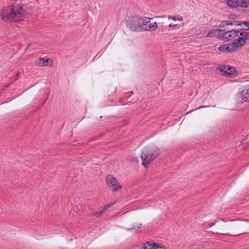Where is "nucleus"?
I'll use <instances>...</instances> for the list:
<instances>
[{
	"label": "nucleus",
	"mask_w": 249,
	"mask_h": 249,
	"mask_svg": "<svg viewBox=\"0 0 249 249\" xmlns=\"http://www.w3.org/2000/svg\"><path fill=\"white\" fill-rule=\"evenodd\" d=\"M50 59L49 58H45L44 57H40L39 58V62L38 65L40 67H46L48 66H52V64H49V61Z\"/></svg>",
	"instance_id": "ddd939ff"
},
{
	"label": "nucleus",
	"mask_w": 249,
	"mask_h": 249,
	"mask_svg": "<svg viewBox=\"0 0 249 249\" xmlns=\"http://www.w3.org/2000/svg\"><path fill=\"white\" fill-rule=\"evenodd\" d=\"M169 19H172L173 20L176 21V18L175 16H169L168 17Z\"/></svg>",
	"instance_id": "5701e85b"
},
{
	"label": "nucleus",
	"mask_w": 249,
	"mask_h": 249,
	"mask_svg": "<svg viewBox=\"0 0 249 249\" xmlns=\"http://www.w3.org/2000/svg\"><path fill=\"white\" fill-rule=\"evenodd\" d=\"M214 225V223L211 222L209 224V227H211Z\"/></svg>",
	"instance_id": "393cba45"
},
{
	"label": "nucleus",
	"mask_w": 249,
	"mask_h": 249,
	"mask_svg": "<svg viewBox=\"0 0 249 249\" xmlns=\"http://www.w3.org/2000/svg\"><path fill=\"white\" fill-rule=\"evenodd\" d=\"M103 214V211L102 210L98 212H92L91 213L90 215L92 216L99 217L102 215Z\"/></svg>",
	"instance_id": "2eb2a0df"
},
{
	"label": "nucleus",
	"mask_w": 249,
	"mask_h": 249,
	"mask_svg": "<svg viewBox=\"0 0 249 249\" xmlns=\"http://www.w3.org/2000/svg\"><path fill=\"white\" fill-rule=\"evenodd\" d=\"M142 224L141 223H140V224H139L137 226V227H131V228H130L128 229V230H132V229H134V230H138V229H140V228L142 227Z\"/></svg>",
	"instance_id": "a211bd4d"
},
{
	"label": "nucleus",
	"mask_w": 249,
	"mask_h": 249,
	"mask_svg": "<svg viewBox=\"0 0 249 249\" xmlns=\"http://www.w3.org/2000/svg\"><path fill=\"white\" fill-rule=\"evenodd\" d=\"M243 144L246 146H249V135H247L246 139L243 140Z\"/></svg>",
	"instance_id": "dca6fc26"
},
{
	"label": "nucleus",
	"mask_w": 249,
	"mask_h": 249,
	"mask_svg": "<svg viewBox=\"0 0 249 249\" xmlns=\"http://www.w3.org/2000/svg\"><path fill=\"white\" fill-rule=\"evenodd\" d=\"M230 33V31L226 32L224 30L218 29L217 36L221 40L229 41Z\"/></svg>",
	"instance_id": "1a4fd4ad"
},
{
	"label": "nucleus",
	"mask_w": 249,
	"mask_h": 249,
	"mask_svg": "<svg viewBox=\"0 0 249 249\" xmlns=\"http://www.w3.org/2000/svg\"><path fill=\"white\" fill-rule=\"evenodd\" d=\"M157 248L156 249H166V248L164 246L161 245L160 243H158V246H157Z\"/></svg>",
	"instance_id": "6ab92c4d"
},
{
	"label": "nucleus",
	"mask_w": 249,
	"mask_h": 249,
	"mask_svg": "<svg viewBox=\"0 0 249 249\" xmlns=\"http://www.w3.org/2000/svg\"><path fill=\"white\" fill-rule=\"evenodd\" d=\"M241 95L245 102H249V85L246 86L241 91Z\"/></svg>",
	"instance_id": "9b49d317"
},
{
	"label": "nucleus",
	"mask_w": 249,
	"mask_h": 249,
	"mask_svg": "<svg viewBox=\"0 0 249 249\" xmlns=\"http://www.w3.org/2000/svg\"><path fill=\"white\" fill-rule=\"evenodd\" d=\"M235 22H236V23H234V25H242V23H238V21H235Z\"/></svg>",
	"instance_id": "b1692460"
},
{
	"label": "nucleus",
	"mask_w": 249,
	"mask_h": 249,
	"mask_svg": "<svg viewBox=\"0 0 249 249\" xmlns=\"http://www.w3.org/2000/svg\"><path fill=\"white\" fill-rule=\"evenodd\" d=\"M106 180L108 187L113 192L118 191L122 187L117 179L112 175H108L106 177Z\"/></svg>",
	"instance_id": "20e7f679"
},
{
	"label": "nucleus",
	"mask_w": 249,
	"mask_h": 249,
	"mask_svg": "<svg viewBox=\"0 0 249 249\" xmlns=\"http://www.w3.org/2000/svg\"><path fill=\"white\" fill-rule=\"evenodd\" d=\"M150 18L137 15L128 17L125 20L126 26L133 32L154 31L157 28L156 22L151 23Z\"/></svg>",
	"instance_id": "f257e3e1"
},
{
	"label": "nucleus",
	"mask_w": 249,
	"mask_h": 249,
	"mask_svg": "<svg viewBox=\"0 0 249 249\" xmlns=\"http://www.w3.org/2000/svg\"><path fill=\"white\" fill-rule=\"evenodd\" d=\"M236 48H238V47L236 42H233L227 44L220 45L218 47L217 50L222 53H232L236 51Z\"/></svg>",
	"instance_id": "423d86ee"
},
{
	"label": "nucleus",
	"mask_w": 249,
	"mask_h": 249,
	"mask_svg": "<svg viewBox=\"0 0 249 249\" xmlns=\"http://www.w3.org/2000/svg\"><path fill=\"white\" fill-rule=\"evenodd\" d=\"M227 26L226 25V21H222L221 22L220 24L219 25V27H224L225 26Z\"/></svg>",
	"instance_id": "aec40b11"
},
{
	"label": "nucleus",
	"mask_w": 249,
	"mask_h": 249,
	"mask_svg": "<svg viewBox=\"0 0 249 249\" xmlns=\"http://www.w3.org/2000/svg\"><path fill=\"white\" fill-rule=\"evenodd\" d=\"M218 29H217L212 30L209 31L207 35V37H213L215 36L216 35V33H218Z\"/></svg>",
	"instance_id": "4468645a"
},
{
	"label": "nucleus",
	"mask_w": 249,
	"mask_h": 249,
	"mask_svg": "<svg viewBox=\"0 0 249 249\" xmlns=\"http://www.w3.org/2000/svg\"><path fill=\"white\" fill-rule=\"evenodd\" d=\"M160 154L159 148L156 145L147 146L143 149L141 158L142 164L147 167L150 163Z\"/></svg>",
	"instance_id": "7ed1b4c3"
},
{
	"label": "nucleus",
	"mask_w": 249,
	"mask_h": 249,
	"mask_svg": "<svg viewBox=\"0 0 249 249\" xmlns=\"http://www.w3.org/2000/svg\"><path fill=\"white\" fill-rule=\"evenodd\" d=\"M31 45V43H29L27 45V49L29 48L30 47Z\"/></svg>",
	"instance_id": "a878e982"
},
{
	"label": "nucleus",
	"mask_w": 249,
	"mask_h": 249,
	"mask_svg": "<svg viewBox=\"0 0 249 249\" xmlns=\"http://www.w3.org/2000/svg\"><path fill=\"white\" fill-rule=\"evenodd\" d=\"M157 246H158V243H155L152 242H147L143 245V248L144 249H156Z\"/></svg>",
	"instance_id": "f8f14e48"
},
{
	"label": "nucleus",
	"mask_w": 249,
	"mask_h": 249,
	"mask_svg": "<svg viewBox=\"0 0 249 249\" xmlns=\"http://www.w3.org/2000/svg\"><path fill=\"white\" fill-rule=\"evenodd\" d=\"M239 35V39L236 43L238 48H241L245 45L246 41L249 39V32L240 31Z\"/></svg>",
	"instance_id": "6e6552de"
},
{
	"label": "nucleus",
	"mask_w": 249,
	"mask_h": 249,
	"mask_svg": "<svg viewBox=\"0 0 249 249\" xmlns=\"http://www.w3.org/2000/svg\"><path fill=\"white\" fill-rule=\"evenodd\" d=\"M227 4L233 8H247L249 6V0H228Z\"/></svg>",
	"instance_id": "39448f33"
},
{
	"label": "nucleus",
	"mask_w": 249,
	"mask_h": 249,
	"mask_svg": "<svg viewBox=\"0 0 249 249\" xmlns=\"http://www.w3.org/2000/svg\"><path fill=\"white\" fill-rule=\"evenodd\" d=\"M245 30H249V27H248V29H245Z\"/></svg>",
	"instance_id": "cd10ccee"
},
{
	"label": "nucleus",
	"mask_w": 249,
	"mask_h": 249,
	"mask_svg": "<svg viewBox=\"0 0 249 249\" xmlns=\"http://www.w3.org/2000/svg\"><path fill=\"white\" fill-rule=\"evenodd\" d=\"M112 205H113V204H109L105 205L104 209L102 210V211H103V213L105 212H107L109 208L112 207Z\"/></svg>",
	"instance_id": "f3484780"
},
{
	"label": "nucleus",
	"mask_w": 249,
	"mask_h": 249,
	"mask_svg": "<svg viewBox=\"0 0 249 249\" xmlns=\"http://www.w3.org/2000/svg\"><path fill=\"white\" fill-rule=\"evenodd\" d=\"M2 19L6 22L22 20L26 16V12L22 6L19 4H13L3 7L1 10Z\"/></svg>",
	"instance_id": "f03ea898"
},
{
	"label": "nucleus",
	"mask_w": 249,
	"mask_h": 249,
	"mask_svg": "<svg viewBox=\"0 0 249 249\" xmlns=\"http://www.w3.org/2000/svg\"><path fill=\"white\" fill-rule=\"evenodd\" d=\"M241 23L246 25V26H248V27H249V21H243L241 22Z\"/></svg>",
	"instance_id": "4be33fe9"
},
{
	"label": "nucleus",
	"mask_w": 249,
	"mask_h": 249,
	"mask_svg": "<svg viewBox=\"0 0 249 249\" xmlns=\"http://www.w3.org/2000/svg\"><path fill=\"white\" fill-rule=\"evenodd\" d=\"M205 107L204 106H201V107H199L197 108L196 109L200 108H203V107Z\"/></svg>",
	"instance_id": "bb28decb"
},
{
	"label": "nucleus",
	"mask_w": 249,
	"mask_h": 249,
	"mask_svg": "<svg viewBox=\"0 0 249 249\" xmlns=\"http://www.w3.org/2000/svg\"><path fill=\"white\" fill-rule=\"evenodd\" d=\"M226 25L228 26V25H233V23L230 21V20H226Z\"/></svg>",
	"instance_id": "412c9836"
},
{
	"label": "nucleus",
	"mask_w": 249,
	"mask_h": 249,
	"mask_svg": "<svg viewBox=\"0 0 249 249\" xmlns=\"http://www.w3.org/2000/svg\"><path fill=\"white\" fill-rule=\"evenodd\" d=\"M220 71L224 72L225 76H234L238 74V71L233 67L221 66L219 67Z\"/></svg>",
	"instance_id": "0eeeda50"
},
{
	"label": "nucleus",
	"mask_w": 249,
	"mask_h": 249,
	"mask_svg": "<svg viewBox=\"0 0 249 249\" xmlns=\"http://www.w3.org/2000/svg\"><path fill=\"white\" fill-rule=\"evenodd\" d=\"M230 33L229 41H233L234 42H238L240 36V31L238 30H232L230 31Z\"/></svg>",
	"instance_id": "9d476101"
}]
</instances>
